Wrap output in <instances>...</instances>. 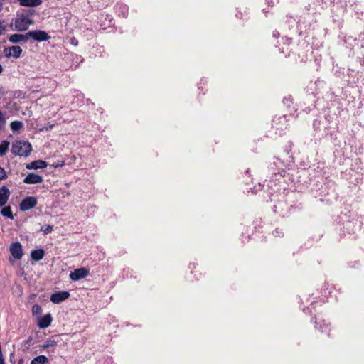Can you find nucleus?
I'll return each instance as SVG.
<instances>
[{
    "instance_id": "nucleus-22",
    "label": "nucleus",
    "mask_w": 364,
    "mask_h": 364,
    "mask_svg": "<svg viewBox=\"0 0 364 364\" xmlns=\"http://www.w3.org/2000/svg\"><path fill=\"white\" fill-rule=\"evenodd\" d=\"M48 362V359L45 355H38L34 358L31 364H46Z\"/></svg>"
},
{
    "instance_id": "nucleus-33",
    "label": "nucleus",
    "mask_w": 364,
    "mask_h": 364,
    "mask_svg": "<svg viewBox=\"0 0 364 364\" xmlns=\"http://www.w3.org/2000/svg\"><path fill=\"white\" fill-rule=\"evenodd\" d=\"M283 102L284 104H286L287 106H289L290 103L291 102V99H287V98L284 97V100H283Z\"/></svg>"
},
{
    "instance_id": "nucleus-6",
    "label": "nucleus",
    "mask_w": 364,
    "mask_h": 364,
    "mask_svg": "<svg viewBox=\"0 0 364 364\" xmlns=\"http://www.w3.org/2000/svg\"><path fill=\"white\" fill-rule=\"evenodd\" d=\"M9 252L16 259H21L23 257L22 245L19 242H12L9 246Z\"/></svg>"
},
{
    "instance_id": "nucleus-32",
    "label": "nucleus",
    "mask_w": 364,
    "mask_h": 364,
    "mask_svg": "<svg viewBox=\"0 0 364 364\" xmlns=\"http://www.w3.org/2000/svg\"><path fill=\"white\" fill-rule=\"evenodd\" d=\"M273 235L274 236H278V237H281V236H283V232L280 230H279L278 229L275 230L274 232H273Z\"/></svg>"
},
{
    "instance_id": "nucleus-11",
    "label": "nucleus",
    "mask_w": 364,
    "mask_h": 364,
    "mask_svg": "<svg viewBox=\"0 0 364 364\" xmlns=\"http://www.w3.org/2000/svg\"><path fill=\"white\" fill-rule=\"evenodd\" d=\"M29 40L28 32L25 34L14 33L9 37V42L12 43H19L21 42H26Z\"/></svg>"
},
{
    "instance_id": "nucleus-16",
    "label": "nucleus",
    "mask_w": 364,
    "mask_h": 364,
    "mask_svg": "<svg viewBox=\"0 0 364 364\" xmlns=\"http://www.w3.org/2000/svg\"><path fill=\"white\" fill-rule=\"evenodd\" d=\"M47 167V163L43 160L33 161L26 165L27 169H42Z\"/></svg>"
},
{
    "instance_id": "nucleus-43",
    "label": "nucleus",
    "mask_w": 364,
    "mask_h": 364,
    "mask_svg": "<svg viewBox=\"0 0 364 364\" xmlns=\"http://www.w3.org/2000/svg\"><path fill=\"white\" fill-rule=\"evenodd\" d=\"M2 9H3V5H2V4H0V11L2 10Z\"/></svg>"
},
{
    "instance_id": "nucleus-21",
    "label": "nucleus",
    "mask_w": 364,
    "mask_h": 364,
    "mask_svg": "<svg viewBox=\"0 0 364 364\" xmlns=\"http://www.w3.org/2000/svg\"><path fill=\"white\" fill-rule=\"evenodd\" d=\"M57 346V342L53 339H48L46 340L40 347L42 350H46L47 348H53Z\"/></svg>"
},
{
    "instance_id": "nucleus-29",
    "label": "nucleus",
    "mask_w": 364,
    "mask_h": 364,
    "mask_svg": "<svg viewBox=\"0 0 364 364\" xmlns=\"http://www.w3.org/2000/svg\"><path fill=\"white\" fill-rule=\"evenodd\" d=\"M6 177L7 176L5 170L3 168L0 167V181L6 178Z\"/></svg>"
},
{
    "instance_id": "nucleus-39",
    "label": "nucleus",
    "mask_w": 364,
    "mask_h": 364,
    "mask_svg": "<svg viewBox=\"0 0 364 364\" xmlns=\"http://www.w3.org/2000/svg\"><path fill=\"white\" fill-rule=\"evenodd\" d=\"M267 3L269 6H273L274 4V1L273 0H267Z\"/></svg>"
},
{
    "instance_id": "nucleus-14",
    "label": "nucleus",
    "mask_w": 364,
    "mask_h": 364,
    "mask_svg": "<svg viewBox=\"0 0 364 364\" xmlns=\"http://www.w3.org/2000/svg\"><path fill=\"white\" fill-rule=\"evenodd\" d=\"M314 319V323L315 328L320 330L323 333H328L329 332L330 328L328 324H327L324 320L318 317H315Z\"/></svg>"
},
{
    "instance_id": "nucleus-9",
    "label": "nucleus",
    "mask_w": 364,
    "mask_h": 364,
    "mask_svg": "<svg viewBox=\"0 0 364 364\" xmlns=\"http://www.w3.org/2000/svg\"><path fill=\"white\" fill-rule=\"evenodd\" d=\"M70 296V293L67 291H57L51 294L50 301L53 304H60L66 300Z\"/></svg>"
},
{
    "instance_id": "nucleus-3",
    "label": "nucleus",
    "mask_w": 364,
    "mask_h": 364,
    "mask_svg": "<svg viewBox=\"0 0 364 364\" xmlns=\"http://www.w3.org/2000/svg\"><path fill=\"white\" fill-rule=\"evenodd\" d=\"M29 39L31 38L36 42H43L50 38L49 34L42 30H32L28 32Z\"/></svg>"
},
{
    "instance_id": "nucleus-36",
    "label": "nucleus",
    "mask_w": 364,
    "mask_h": 364,
    "mask_svg": "<svg viewBox=\"0 0 364 364\" xmlns=\"http://www.w3.org/2000/svg\"><path fill=\"white\" fill-rule=\"evenodd\" d=\"M260 187H261V185L259 184L258 188H254V189L250 188L251 189V192L252 193H256L260 189Z\"/></svg>"
},
{
    "instance_id": "nucleus-4",
    "label": "nucleus",
    "mask_w": 364,
    "mask_h": 364,
    "mask_svg": "<svg viewBox=\"0 0 364 364\" xmlns=\"http://www.w3.org/2000/svg\"><path fill=\"white\" fill-rule=\"evenodd\" d=\"M284 164L282 161H281L278 158H274V161L269 165V171L272 172L275 176L280 175L281 176H284Z\"/></svg>"
},
{
    "instance_id": "nucleus-10",
    "label": "nucleus",
    "mask_w": 364,
    "mask_h": 364,
    "mask_svg": "<svg viewBox=\"0 0 364 364\" xmlns=\"http://www.w3.org/2000/svg\"><path fill=\"white\" fill-rule=\"evenodd\" d=\"M53 318L50 314H47L43 316L38 318V326L40 328H46L50 326Z\"/></svg>"
},
{
    "instance_id": "nucleus-37",
    "label": "nucleus",
    "mask_w": 364,
    "mask_h": 364,
    "mask_svg": "<svg viewBox=\"0 0 364 364\" xmlns=\"http://www.w3.org/2000/svg\"><path fill=\"white\" fill-rule=\"evenodd\" d=\"M75 59H76V60H77V62H80V63L82 62V57H81V56H80V55H75Z\"/></svg>"
},
{
    "instance_id": "nucleus-8",
    "label": "nucleus",
    "mask_w": 364,
    "mask_h": 364,
    "mask_svg": "<svg viewBox=\"0 0 364 364\" xmlns=\"http://www.w3.org/2000/svg\"><path fill=\"white\" fill-rule=\"evenodd\" d=\"M89 274V270L86 268H79L75 269L70 274V278L73 281H78L85 278Z\"/></svg>"
},
{
    "instance_id": "nucleus-31",
    "label": "nucleus",
    "mask_w": 364,
    "mask_h": 364,
    "mask_svg": "<svg viewBox=\"0 0 364 364\" xmlns=\"http://www.w3.org/2000/svg\"><path fill=\"white\" fill-rule=\"evenodd\" d=\"M283 45L289 46L291 43V39L289 38H282Z\"/></svg>"
},
{
    "instance_id": "nucleus-27",
    "label": "nucleus",
    "mask_w": 364,
    "mask_h": 364,
    "mask_svg": "<svg viewBox=\"0 0 364 364\" xmlns=\"http://www.w3.org/2000/svg\"><path fill=\"white\" fill-rule=\"evenodd\" d=\"M35 11L33 9H28V10H26V11H24L23 12H22L21 14L24 16H28V18L29 19H32V16L34 14Z\"/></svg>"
},
{
    "instance_id": "nucleus-23",
    "label": "nucleus",
    "mask_w": 364,
    "mask_h": 364,
    "mask_svg": "<svg viewBox=\"0 0 364 364\" xmlns=\"http://www.w3.org/2000/svg\"><path fill=\"white\" fill-rule=\"evenodd\" d=\"M9 146V142L8 141H3L0 144V156H3L6 154Z\"/></svg>"
},
{
    "instance_id": "nucleus-1",
    "label": "nucleus",
    "mask_w": 364,
    "mask_h": 364,
    "mask_svg": "<svg viewBox=\"0 0 364 364\" xmlns=\"http://www.w3.org/2000/svg\"><path fill=\"white\" fill-rule=\"evenodd\" d=\"M32 151L31 144L23 140L16 141L13 143L11 152L19 156H28Z\"/></svg>"
},
{
    "instance_id": "nucleus-38",
    "label": "nucleus",
    "mask_w": 364,
    "mask_h": 364,
    "mask_svg": "<svg viewBox=\"0 0 364 364\" xmlns=\"http://www.w3.org/2000/svg\"><path fill=\"white\" fill-rule=\"evenodd\" d=\"M272 35H273V37L278 38L279 36V33L277 31H274Z\"/></svg>"
},
{
    "instance_id": "nucleus-24",
    "label": "nucleus",
    "mask_w": 364,
    "mask_h": 364,
    "mask_svg": "<svg viewBox=\"0 0 364 364\" xmlns=\"http://www.w3.org/2000/svg\"><path fill=\"white\" fill-rule=\"evenodd\" d=\"M42 312V309L40 305L38 304H34L32 306V314L33 316L35 315H39Z\"/></svg>"
},
{
    "instance_id": "nucleus-34",
    "label": "nucleus",
    "mask_w": 364,
    "mask_h": 364,
    "mask_svg": "<svg viewBox=\"0 0 364 364\" xmlns=\"http://www.w3.org/2000/svg\"><path fill=\"white\" fill-rule=\"evenodd\" d=\"M346 4H348L349 5L352 6L355 4L356 0H344Z\"/></svg>"
},
{
    "instance_id": "nucleus-25",
    "label": "nucleus",
    "mask_w": 364,
    "mask_h": 364,
    "mask_svg": "<svg viewBox=\"0 0 364 364\" xmlns=\"http://www.w3.org/2000/svg\"><path fill=\"white\" fill-rule=\"evenodd\" d=\"M286 21L289 24V26L291 28H293L295 25L297 24L296 19L292 16H287Z\"/></svg>"
},
{
    "instance_id": "nucleus-20",
    "label": "nucleus",
    "mask_w": 364,
    "mask_h": 364,
    "mask_svg": "<svg viewBox=\"0 0 364 364\" xmlns=\"http://www.w3.org/2000/svg\"><path fill=\"white\" fill-rule=\"evenodd\" d=\"M11 129L14 132H18L23 128V124L21 121H13L10 124Z\"/></svg>"
},
{
    "instance_id": "nucleus-17",
    "label": "nucleus",
    "mask_w": 364,
    "mask_h": 364,
    "mask_svg": "<svg viewBox=\"0 0 364 364\" xmlns=\"http://www.w3.org/2000/svg\"><path fill=\"white\" fill-rule=\"evenodd\" d=\"M45 255V252L43 249H35L31 252V257L33 260L38 262L41 260Z\"/></svg>"
},
{
    "instance_id": "nucleus-28",
    "label": "nucleus",
    "mask_w": 364,
    "mask_h": 364,
    "mask_svg": "<svg viewBox=\"0 0 364 364\" xmlns=\"http://www.w3.org/2000/svg\"><path fill=\"white\" fill-rule=\"evenodd\" d=\"M41 230L45 234H48L53 230V227L50 225H45V227L41 229Z\"/></svg>"
},
{
    "instance_id": "nucleus-35",
    "label": "nucleus",
    "mask_w": 364,
    "mask_h": 364,
    "mask_svg": "<svg viewBox=\"0 0 364 364\" xmlns=\"http://www.w3.org/2000/svg\"><path fill=\"white\" fill-rule=\"evenodd\" d=\"M279 46H281V44L279 45ZM279 49L281 50V52L284 53H287V55H289V53H288V50L287 49L285 50L284 47L282 46V47H279Z\"/></svg>"
},
{
    "instance_id": "nucleus-2",
    "label": "nucleus",
    "mask_w": 364,
    "mask_h": 364,
    "mask_svg": "<svg viewBox=\"0 0 364 364\" xmlns=\"http://www.w3.org/2000/svg\"><path fill=\"white\" fill-rule=\"evenodd\" d=\"M14 25V30L18 32H22L28 30L30 25L33 23L32 19H29L28 16L22 14H18L16 18L13 19L12 24Z\"/></svg>"
},
{
    "instance_id": "nucleus-12",
    "label": "nucleus",
    "mask_w": 364,
    "mask_h": 364,
    "mask_svg": "<svg viewBox=\"0 0 364 364\" xmlns=\"http://www.w3.org/2000/svg\"><path fill=\"white\" fill-rule=\"evenodd\" d=\"M43 177L36 173H30L23 179V183L26 184H36L40 183L43 181Z\"/></svg>"
},
{
    "instance_id": "nucleus-19",
    "label": "nucleus",
    "mask_w": 364,
    "mask_h": 364,
    "mask_svg": "<svg viewBox=\"0 0 364 364\" xmlns=\"http://www.w3.org/2000/svg\"><path fill=\"white\" fill-rule=\"evenodd\" d=\"M3 208L1 210V214L2 216L7 218L9 219L13 220L14 218V216L13 215L11 208V206H4Z\"/></svg>"
},
{
    "instance_id": "nucleus-15",
    "label": "nucleus",
    "mask_w": 364,
    "mask_h": 364,
    "mask_svg": "<svg viewBox=\"0 0 364 364\" xmlns=\"http://www.w3.org/2000/svg\"><path fill=\"white\" fill-rule=\"evenodd\" d=\"M115 13L122 18H126L128 14V6L122 3H117L114 6Z\"/></svg>"
},
{
    "instance_id": "nucleus-42",
    "label": "nucleus",
    "mask_w": 364,
    "mask_h": 364,
    "mask_svg": "<svg viewBox=\"0 0 364 364\" xmlns=\"http://www.w3.org/2000/svg\"><path fill=\"white\" fill-rule=\"evenodd\" d=\"M3 67L2 65L0 64V74L3 72Z\"/></svg>"
},
{
    "instance_id": "nucleus-30",
    "label": "nucleus",
    "mask_w": 364,
    "mask_h": 364,
    "mask_svg": "<svg viewBox=\"0 0 364 364\" xmlns=\"http://www.w3.org/2000/svg\"><path fill=\"white\" fill-rule=\"evenodd\" d=\"M6 28V26L4 25V21L0 20V36L4 33Z\"/></svg>"
},
{
    "instance_id": "nucleus-13",
    "label": "nucleus",
    "mask_w": 364,
    "mask_h": 364,
    "mask_svg": "<svg viewBox=\"0 0 364 364\" xmlns=\"http://www.w3.org/2000/svg\"><path fill=\"white\" fill-rule=\"evenodd\" d=\"M10 194V191L6 186H3L0 188V208L7 203Z\"/></svg>"
},
{
    "instance_id": "nucleus-7",
    "label": "nucleus",
    "mask_w": 364,
    "mask_h": 364,
    "mask_svg": "<svg viewBox=\"0 0 364 364\" xmlns=\"http://www.w3.org/2000/svg\"><path fill=\"white\" fill-rule=\"evenodd\" d=\"M22 52L21 48L18 46H13L4 49V53L6 58L13 57L17 59L21 56Z\"/></svg>"
},
{
    "instance_id": "nucleus-26",
    "label": "nucleus",
    "mask_w": 364,
    "mask_h": 364,
    "mask_svg": "<svg viewBox=\"0 0 364 364\" xmlns=\"http://www.w3.org/2000/svg\"><path fill=\"white\" fill-rule=\"evenodd\" d=\"M6 124V119L4 114L0 111V131L4 129Z\"/></svg>"
},
{
    "instance_id": "nucleus-40",
    "label": "nucleus",
    "mask_w": 364,
    "mask_h": 364,
    "mask_svg": "<svg viewBox=\"0 0 364 364\" xmlns=\"http://www.w3.org/2000/svg\"><path fill=\"white\" fill-rule=\"evenodd\" d=\"M53 127H54V125H53V124H50V125L48 126V127H46V130L51 129Z\"/></svg>"
},
{
    "instance_id": "nucleus-18",
    "label": "nucleus",
    "mask_w": 364,
    "mask_h": 364,
    "mask_svg": "<svg viewBox=\"0 0 364 364\" xmlns=\"http://www.w3.org/2000/svg\"><path fill=\"white\" fill-rule=\"evenodd\" d=\"M23 6L35 7L42 4V0H17Z\"/></svg>"
},
{
    "instance_id": "nucleus-5",
    "label": "nucleus",
    "mask_w": 364,
    "mask_h": 364,
    "mask_svg": "<svg viewBox=\"0 0 364 364\" xmlns=\"http://www.w3.org/2000/svg\"><path fill=\"white\" fill-rule=\"evenodd\" d=\"M37 199L34 196H27L24 198L19 204V208L21 211L29 210L37 205Z\"/></svg>"
},
{
    "instance_id": "nucleus-41",
    "label": "nucleus",
    "mask_w": 364,
    "mask_h": 364,
    "mask_svg": "<svg viewBox=\"0 0 364 364\" xmlns=\"http://www.w3.org/2000/svg\"><path fill=\"white\" fill-rule=\"evenodd\" d=\"M286 119V117L285 116H282L279 118L280 121H284Z\"/></svg>"
}]
</instances>
